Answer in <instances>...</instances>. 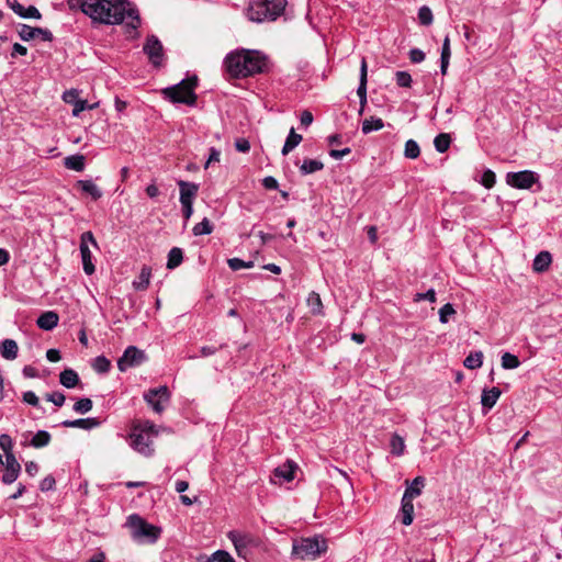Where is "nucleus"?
Here are the masks:
<instances>
[{"mask_svg": "<svg viewBox=\"0 0 562 562\" xmlns=\"http://www.w3.org/2000/svg\"><path fill=\"white\" fill-rule=\"evenodd\" d=\"M81 11L103 24H121L136 31L140 25L138 10L124 0H81Z\"/></svg>", "mask_w": 562, "mask_h": 562, "instance_id": "f257e3e1", "label": "nucleus"}, {"mask_svg": "<svg viewBox=\"0 0 562 562\" xmlns=\"http://www.w3.org/2000/svg\"><path fill=\"white\" fill-rule=\"evenodd\" d=\"M225 67L232 77L245 78L260 74L267 67V59L258 50L241 49L225 58Z\"/></svg>", "mask_w": 562, "mask_h": 562, "instance_id": "f03ea898", "label": "nucleus"}, {"mask_svg": "<svg viewBox=\"0 0 562 562\" xmlns=\"http://www.w3.org/2000/svg\"><path fill=\"white\" fill-rule=\"evenodd\" d=\"M285 0H250L247 16L258 23L276 21L285 10Z\"/></svg>", "mask_w": 562, "mask_h": 562, "instance_id": "7ed1b4c3", "label": "nucleus"}, {"mask_svg": "<svg viewBox=\"0 0 562 562\" xmlns=\"http://www.w3.org/2000/svg\"><path fill=\"white\" fill-rule=\"evenodd\" d=\"M157 436L155 426L148 422L133 427L131 437V446L138 453L150 457L154 453V438Z\"/></svg>", "mask_w": 562, "mask_h": 562, "instance_id": "20e7f679", "label": "nucleus"}, {"mask_svg": "<svg viewBox=\"0 0 562 562\" xmlns=\"http://www.w3.org/2000/svg\"><path fill=\"white\" fill-rule=\"evenodd\" d=\"M127 526L131 529L133 540L138 543H155L161 533L159 527L147 522L136 514L128 516Z\"/></svg>", "mask_w": 562, "mask_h": 562, "instance_id": "39448f33", "label": "nucleus"}, {"mask_svg": "<svg viewBox=\"0 0 562 562\" xmlns=\"http://www.w3.org/2000/svg\"><path fill=\"white\" fill-rule=\"evenodd\" d=\"M198 85L195 76L183 79L179 83L168 87L162 90L164 95L175 103H184L187 105H194L196 102V94L194 92Z\"/></svg>", "mask_w": 562, "mask_h": 562, "instance_id": "423d86ee", "label": "nucleus"}, {"mask_svg": "<svg viewBox=\"0 0 562 562\" xmlns=\"http://www.w3.org/2000/svg\"><path fill=\"white\" fill-rule=\"evenodd\" d=\"M327 549L326 541L317 537L304 538L293 543L292 553L302 560H315Z\"/></svg>", "mask_w": 562, "mask_h": 562, "instance_id": "0eeeda50", "label": "nucleus"}, {"mask_svg": "<svg viewBox=\"0 0 562 562\" xmlns=\"http://www.w3.org/2000/svg\"><path fill=\"white\" fill-rule=\"evenodd\" d=\"M506 183L519 190H530L535 184H538L539 190L541 189L540 177L532 170L508 172L506 175Z\"/></svg>", "mask_w": 562, "mask_h": 562, "instance_id": "6e6552de", "label": "nucleus"}, {"mask_svg": "<svg viewBox=\"0 0 562 562\" xmlns=\"http://www.w3.org/2000/svg\"><path fill=\"white\" fill-rule=\"evenodd\" d=\"M177 184L180 189V203L183 217L189 220L193 214V201L198 195L199 184L184 180H179Z\"/></svg>", "mask_w": 562, "mask_h": 562, "instance_id": "1a4fd4ad", "label": "nucleus"}, {"mask_svg": "<svg viewBox=\"0 0 562 562\" xmlns=\"http://www.w3.org/2000/svg\"><path fill=\"white\" fill-rule=\"evenodd\" d=\"M91 244L94 248H98V243L91 232H85L80 236V255L82 260V267L86 274L91 276L95 271V267L92 262V254L89 248Z\"/></svg>", "mask_w": 562, "mask_h": 562, "instance_id": "9d476101", "label": "nucleus"}, {"mask_svg": "<svg viewBox=\"0 0 562 562\" xmlns=\"http://www.w3.org/2000/svg\"><path fill=\"white\" fill-rule=\"evenodd\" d=\"M146 360L147 356L143 350L135 346H130L117 360V368L121 372H125L130 368L140 366Z\"/></svg>", "mask_w": 562, "mask_h": 562, "instance_id": "9b49d317", "label": "nucleus"}, {"mask_svg": "<svg viewBox=\"0 0 562 562\" xmlns=\"http://www.w3.org/2000/svg\"><path fill=\"white\" fill-rule=\"evenodd\" d=\"M169 398L170 392L167 386L150 389L148 392L144 394V400L158 414H160L165 409V406L169 402Z\"/></svg>", "mask_w": 562, "mask_h": 562, "instance_id": "f8f14e48", "label": "nucleus"}, {"mask_svg": "<svg viewBox=\"0 0 562 562\" xmlns=\"http://www.w3.org/2000/svg\"><path fill=\"white\" fill-rule=\"evenodd\" d=\"M227 537L233 542L238 557L246 559L250 553V547L255 546V538L237 530L229 531Z\"/></svg>", "mask_w": 562, "mask_h": 562, "instance_id": "ddd939ff", "label": "nucleus"}, {"mask_svg": "<svg viewBox=\"0 0 562 562\" xmlns=\"http://www.w3.org/2000/svg\"><path fill=\"white\" fill-rule=\"evenodd\" d=\"M144 52L155 67H159L164 59V47L157 36L150 35L144 44Z\"/></svg>", "mask_w": 562, "mask_h": 562, "instance_id": "4468645a", "label": "nucleus"}, {"mask_svg": "<svg viewBox=\"0 0 562 562\" xmlns=\"http://www.w3.org/2000/svg\"><path fill=\"white\" fill-rule=\"evenodd\" d=\"M296 464L294 462L288 461L284 464L274 469L270 482L272 484H282L283 482H291L294 480V473L296 470Z\"/></svg>", "mask_w": 562, "mask_h": 562, "instance_id": "2eb2a0df", "label": "nucleus"}, {"mask_svg": "<svg viewBox=\"0 0 562 562\" xmlns=\"http://www.w3.org/2000/svg\"><path fill=\"white\" fill-rule=\"evenodd\" d=\"M19 36L22 41H31L37 36H40L43 41L50 42L53 41V34L47 29L33 27L27 24H21L19 30Z\"/></svg>", "mask_w": 562, "mask_h": 562, "instance_id": "dca6fc26", "label": "nucleus"}, {"mask_svg": "<svg viewBox=\"0 0 562 562\" xmlns=\"http://www.w3.org/2000/svg\"><path fill=\"white\" fill-rule=\"evenodd\" d=\"M368 66L366 58H362L361 66H360V79H359V86L357 89V94L360 99V110L359 114L361 115L363 113L364 106L367 104V82H368Z\"/></svg>", "mask_w": 562, "mask_h": 562, "instance_id": "f3484780", "label": "nucleus"}, {"mask_svg": "<svg viewBox=\"0 0 562 562\" xmlns=\"http://www.w3.org/2000/svg\"><path fill=\"white\" fill-rule=\"evenodd\" d=\"M100 425V422L97 418L89 417V418H79L74 420H64L61 423L63 427L66 428H81V429H93L97 428Z\"/></svg>", "mask_w": 562, "mask_h": 562, "instance_id": "a211bd4d", "label": "nucleus"}, {"mask_svg": "<svg viewBox=\"0 0 562 562\" xmlns=\"http://www.w3.org/2000/svg\"><path fill=\"white\" fill-rule=\"evenodd\" d=\"M59 316L53 311L44 312L36 321L37 326L44 330H52L58 325Z\"/></svg>", "mask_w": 562, "mask_h": 562, "instance_id": "6ab92c4d", "label": "nucleus"}, {"mask_svg": "<svg viewBox=\"0 0 562 562\" xmlns=\"http://www.w3.org/2000/svg\"><path fill=\"white\" fill-rule=\"evenodd\" d=\"M76 187L82 193L90 195L95 201L102 196L101 189L91 180H79L77 181Z\"/></svg>", "mask_w": 562, "mask_h": 562, "instance_id": "aec40b11", "label": "nucleus"}, {"mask_svg": "<svg viewBox=\"0 0 562 562\" xmlns=\"http://www.w3.org/2000/svg\"><path fill=\"white\" fill-rule=\"evenodd\" d=\"M18 344L13 339H4L0 344V355L7 360H14L18 357Z\"/></svg>", "mask_w": 562, "mask_h": 562, "instance_id": "412c9836", "label": "nucleus"}, {"mask_svg": "<svg viewBox=\"0 0 562 562\" xmlns=\"http://www.w3.org/2000/svg\"><path fill=\"white\" fill-rule=\"evenodd\" d=\"M59 382L63 386H65L67 389H74L79 384L80 379H79L78 373L75 370L65 369L59 374Z\"/></svg>", "mask_w": 562, "mask_h": 562, "instance_id": "4be33fe9", "label": "nucleus"}, {"mask_svg": "<svg viewBox=\"0 0 562 562\" xmlns=\"http://www.w3.org/2000/svg\"><path fill=\"white\" fill-rule=\"evenodd\" d=\"M424 486H425V479L423 476H417L406 487L403 496L406 497V499H414L415 497H417L422 494Z\"/></svg>", "mask_w": 562, "mask_h": 562, "instance_id": "5701e85b", "label": "nucleus"}, {"mask_svg": "<svg viewBox=\"0 0 562 562\" xmlns=\"http://www.w3.org/2000/svg\"><path fill=\"white\" fill-rule=\"evenodd\" d=\"M501 396V390L496 386L484 390L481 397V404L484 408L491 409Z\"/></svg>", "mask_w": 562, "mask_h": 562, "instance_id": "b1692460", "label": "nucleus"}, {"mask_svg": "<svg viewBox=\"0 0 562 562\" xmlns=\"http://www.w3.org/2000/svg\"><path fill=\"white\" fill-rule=\"evenodd\" d=\"M551 262V254L549 251H540L533 259L532 268L536 272H543L548 270Z\"/></svg>", "mask_w": 562, "mask_h": 562, "instance_id": "393cba45", "label": "nucleus"}, {"mask_svg": "<svg viewBox=\"0 0 562 562\" xmlns=\"http://www.w3.org/2000/svg\"><path fill=\"white\" fill-rule=\"evenodd\" d=\"M402 513V524L405 526H409L413 522V514H414V505L413 499H406V497H402L401 505Z\"/></svg>", "mask_w": 562, "mask_h": 562, "instance_id": "a878e982", "label": "nucleus"}, {"mask_svg": "<svg viewBox=\"0 0 562 562\" xmlns=\"http://www.w3.org/2000/svg\"><path fill=\"white\" fill-rule=\"evenodd\" d=\"M150 276H151V270L150 268L148 267H143L142 270H140V273L137 278V280H135L133 282V286L135 290H138V291H144L148 288L149 285V282H150Z\"/></svg>", "mask_w": 562, "mask_h": 562, "instance_id": "bb28decb", "label": "nucleus"}, {"mask_svg": "<svg viewBox=\"0 0 562 562\" xmlns=\"http://www.w3.org/2000/svg\"><path fill=\"white\" fill-rule=\"evenodd\" d=\"M302 142V135L296 134L294 128L290 130V133L285 139V143L282 148V155H288L300 143Z\"/></svg>", "mask_w": 562, "mask_h": 562, "instance_id": "cd10ccee", "label": "nucleus"}, {"mask_svg": "<svg viewBox=\"0 0 562 562\" xmlns=\"http://www.w3.org/2000/svg\"><path fill=\"white\" fill-rule=\"evenodd\" d=\"M64 165L67 169L82 171L85 169V156L71 155L65 158Z\"/></svg>", "mask_w": 562, "mask_h": 562, "instance_id": "c85d7f7f", "label": "nucleus"}, {"mask_svg": "<svg viewBox=\"0 0 562 562\" xmlns=\"http://www.w3.org/2000/svg\"><path fill=\"white\" fill-rule=\"evenodd\" d=\"M482 363H483V352L482 351L470 352L463 361V366L471 370L481 368Z\"/></svg>", "mask_w": 562, "mask_h": 562, "instance_id": "c756f323", "label": "nucleus"}, {"mask_svg": "<svg viewBox=\"0 0 562 562\" xmlns=\"http://www.w3.org/2000/svg\"><path fill=\"white\" fill-rule=\"evenodd\" d=\"M384 126L380 117L370 116L362 122L361 131L363 134H369L373 131H380Z\"/></svg>", "mask_w": 562, "mask_h": 562, "instance_id": "7c9ffc66", "label": "nucleus"}, {"mask_svg": "<svg viewBox=\"0 0 562 562\" xmlns=\"http://www.w3.org/2000/svg\"><path fill=\"white\" fill-rule=\"evenodd\" d=\"M307 306L310 307L311 312L315 315H321L323 313V303L322 299L318 293L311 292L307 296Z\"/></svg>", "mask_w": 562, "mask_h": 562, "instance_id": "2f4dec72", "label": "nucleus"}, {"mask_svg": "<svg viewBox=\"0 0 562 562\" xmlns=\"http://www.w3.org/2000/svg\"><path fill=\"white\" fill-rule=\"evenodd\" d=\"M183 260L182 249L173 247L168 254L167 268L172 270L181 265Z\"/></svg>", "mask_w": 562, "mask_h": 562, "instance_id": "473e14b6", "label": "nucleus"}, {"mask_svg": "<svg viewBox=\"0 0 562 562\" xmlns=\"http://www.w3.org/2000/svg\"><path fill=\"white\" fill-rule=\"evenodd\" d=\"M324 168V164L316 159H305L300 167V171L303 175H310L319 171Z\"/></svg>", "mask_w": 562, "mask_h": 562, "instance_id": "72a5a7b5", "label": "nucleus"}, {"mask_svg": "<svg viewBox=\"0 0 562 562\" xmlns=\"http://www.w3.org/2000/svg\"><path fill=\"white\" fill-rule=\"evenodd\" d=\"M50 434L46 430H38L32 438L30 445L34 448L46 447L50 442Z\"/></svg>", "mask_w": 562, "mask_h": 562, "instance_id": "f704fd0d", "label": "nucleus"}, {"mask_svg": "<svg viewBox=\"0 0 562 562\" xmlns=\"http://www.w3.org/2000/svg\"><path fill=\"white\" fill-rule=\"evenodd\" d=\"M451 144V137L447 133H440L434 139V146L438 153H446Z\"/></svg>", "mask_w": 562, "mask_h": 562, "instance_id": "c9c22d12", "label": "nucleus"}, {"mask_svg": "<svg viewBox=\"0 0 562 562\" xmlns=\"http://www.w3.org/2000/svg\"><path fill=\"white\" fill-rule=\"evenodd\" d=\"M420 155V148L416 140L408 139L405 143L404 156L408 159H416Z\"/></svg>", "mask_w": 562, "mask_h": 562, "instance_id": "e433bc0d", "label": "nucleus"}, {"mask_svg": "<svg viewBox=\"0 0 562 562\" xmlns=\"http://www.w3.org/2000/svg\"><path fill=\"white\" fill-rule=\"evenodd\" d=\"M390 446H391V452L393 454L402 456L404 453L405 443H404V439L400 435L394 434L392 436Z\"/></svg>", "mask_w": 562, "mask_h": 562, "instance_id": "4c0bfd02", "label": "nucleus"}, {"mask_svg": "<svg viewBox=\"0 0 562 562\" xmlns=\"http://www.w3.org/2000/svg\"><path fill=\"white\" fill-rule=\"evenodd\" d=\"M92 368L98 373H106L111 368V362L104 356H98L92 362Z\"/></svg>", "mask_w": 562, "mask_h": 562, "instance_id": "58836bf2", "label": "nucleus"}, {"mask_svg": "<svg viewBox=\"0 0 562 562\" xmlns=\"http://www.w3.org/2000/svg\"><path fill=\"white\" fill-rule=\"evenodd\" d=\"M520 364L519 359L517 356L510 353V352H504L502 356V367L505 370H512L518 368Z\"/></svg>", "mask_w": 562, "mask_h": 562, "instance_id": "ea45409f", "label": "nucleus"}, {"mask_svg": "<svg viewBox=\"0 0 562 562\" xmlns=\"http://www.w3.org/2000/svg\"><path fill=\"white\" fill-rule=\"evenodd\" d=\"M192 231L195 236L209 235L213 232V225L207 218H204L202 222L195 224Z\"/></svg>", "mask_w": 562, "mask_h": 562, "instance_id": "a19ab883", "label": "nucleus"}, {"mask_svg": "<svg viewBox=\"0 0 562 562\" xmlns=\"http://www.w3.org/2000/svg\"><path fill=\"white\" fill-rule=\"evenodd\" d=\"M20 473H21L20 469L4 468V472L1 476V482L5 485H10L18 480Z\"/></svg>", "mask_w": 562, "mask_h": 562, "instance_id": "79ce46f5", "label": "nucleus"}, {"mask_svg": "<svg viewBox=\"0 0 562 562\" xmlns=\"http://www.w3.org/2000/svg\"><path fill=\"white\" fill-rule=\"evenodd\" d=\"M92 401L88 397L80 398L74 405V411L78 414H87L92 409Z\"/></svg>", "mask_w": 562, "mask_h": 562, "instance_id": "37998d69", "label": "nucleus"}, {"mask_svg": "<svg viewBox=\"0 0 562 562\" xmlns=\"http://www.w3.org/2000/svg\"><path fill=\"white\" fill-rule=\"evenodd\" d=\"M228 267L234 270L249 269L254 267V261H244L239 258H231L227 260Z\"/></svg>", "mask_w": 562, "mask_h": 562, "instance_id": "c03bdc74", "label": "nucleus"}, {"mask_svg": "<svg viewBox=\"0 0 562 562\" xmlns=\"http://www.w3.org/2000/svg\"><path fill=\"white\" fill-rule=\"evenodd\" d=\"M418 19L420 24L430 25L434 20L431 10L427 5L422 7L418 10Z\"/></svg>", "mask_w": 562, "mask_h": 562, "instance_id": "a18cd8bd", "label": "nucleus"}, {"mask_svg": "<svg viewBox=\"0 0 562 562\" xmlns=\"http://www.w3.org/2000/svg\"><path fill=\"white\" fill-rule=\"evenodd\" d=\"M456 314V310L452 304L447 303L439 310V321L442 324L449 322V317Z\"/></svg>", "mask_w": 562, "mask_h": 562, "instance_id": "49530a36", "label": "nucleus"}, {"mask_svg": "<svg viewBox=\"0 0 562 562\" xmlns=\"http://www.w3.org/2000/svg\"><path fill=\"white\" fill-rule=\"evenodd\" d=\"M63 101L68 104H72L76 108V103L80 101L79 91L77 89H69L63 93Z\"/></svg>", "mask_w": 562, "mask_h": 562, "instance_id": "de8ad7c7", "label": "nucleus"}, {"mask_svg": "<svg viewBox=\"0 0 562 562\" xmlns=\"http://www.w3.org/2000/svg\"><path fill=\"white\" fill-rule=\"evenodd\" d=\"M99 103H92L89 104L86 100H80L78 103H76V108L72 109V116H79L81 112L85 110H93L98 108Z\"/></svg>", "mask_w": 562, "mask_h": 562, "instance_id": "09e8293b", "label": "nucleus"}, {"mask_svg": "<svg viewBox=\"0 0 562 562\" xmlns=\"http://www.w3.org/2000/svg\"><path fill=\"white\" fill-rule=\"evenodd\" d=\"M395 79L400 87L408 88L412 85V76L407 71H396Z\"/></svg>", "mask_w": 562, "mask_h": 562, "instance_id": "8fccbe9b", "label": "nucleus"}, {"mask_svg": "<svg viewBox=\"0 0 562 562\" xmlns=\"http://www.w3.org/2000/svg\"><path fill=\"white\" fill-rule=\"evenodd\" d=\"M495 182H496L495 173L490 169L485 170L481 178L482 186H484L486 189H491L494 187Z\"/></svg>", "mask_w": 562, "mask_h": 562, "instance_id": "3c124183", "label": "nucleus"}, {"mask_svg": "<svg viewBox=\"0 0 562 562\" xmlns=\"http://www.w3.org/2000/svg\"><path fill=\"white\" fill-rule=\"evenodd\" d=\"M0 448L3 453L13 452V440L8 434L0 435Z\"/></svg>", "mask_w": 562, "mask_h": 562, "instance_id": "603ef678", "label": "nucleus"}, {"mask_svg": "<svg viewBox=\"0 0 562 562\" xmlns=\"http://www.w3.org/2000/svg\"><path fill=\"white\" fill-rule=\"evenodd\" d=\"M45 397L48 402L54 403L58 407L63 406L66 401V397L61 392L48 393Z\"/></svg>", "mask_w": 562, "mask_h": 562, "instance_id": "864d4df0", "label": "nucleus"}, {"mask_svg": "<svg viewBox=\"0 0 562 562\" xmlns=\"http://www.w3.org/2000/svg\"><path fill=\"white\" fill-rule=\"evenodd\" d=\"M420 301H429L431 303L436 302V292L434 289H429L425 293H416L414 296V302Z\"/></svg>", "mask_w": 562, "mask_h": 562, "instance_id": "5fc2aeb1", "label": "nucleus"}, {"mask_svg": "<svg viewBox=\"0 0 562 562\" xmlns=\"http://www.w3.org/2000/svg\"><path fill=\"white\" fill-rule=\"evenodd\" d=\"M55 477L53 475L45 476L40 483V490L42 492L53 491L55 488Z\"/></svg>", "mask_w": 562, "mask_h": 562, "instance_id": "6e6d98bb", "label": "nucleus"}, {"mask_svg": "<svg viewBox=\"0 0 562 562\" xmlns=\"http://www.w3.org/2000/svg\"><path fill=\"white\" fill-rule=\"evenodd\" d=\"M211 558L214 562H235L232 555L223 550L214 552Z\"/></svg>", "mask_w": 562, "mask_h": 562, "instance_id": "4d7b16f0", "label": "nucleus"}, {"mask_svg": "<svg viewBox=\"0 0 562 562\" xmlns=\"http://www.w3.org/2000/svg\"><path fill=\"white\" fill-rule=\"evenodd\" d=\"M4 465L3 468H8V469H20L21 470V464L19 463V461L16 460L15 456L13 452H9V453H4Z\"/></svg>", "mask_w": 562, "mask_h": 562, "instance_id": "13d9d810", "label": "nucleus"}, {"mask_svg": "<svg viewBox=\"0 0 562 562\" xmlns=\"http://www.w3.org/2000/svg\"><path fill=\"white\" fill-rule=\"evenodd\" d=\"M21 18L24 19H36L40 20L42 18L41 12L34 5H30L24 9L23 15Z\"/></svg>", "mask_w": 562, "mask_h": 562, "instance_id": "bf43d9fd", "label": "nucleus"}, {"mask_svg": "<svg viewBox=\"0 0 562 562\" xmlns=\"http://www.w3.org/2000/svg\"><path fill=\"white\" fill-rule=\"evenodd\" d=\"M235 148L236 150H238L239 153H248L250 150V143L248 139L246 138H237L235 140Z\"/></svg>", "mask_w": 562, "mask_h": 562, "instance_id": "052dcab7", "label": "nucleus"}, {"mask_svg": "<svg viewBox=\"0 0 562 562\" xmlns=\"http://www.w3.org/2000/svg\"><path fill=\"white\" fill-rule=\"evenodd\" d=\"M409 59L412 63L418 64L425 59V53L418 48L409 50Z\"/></svg>", "mask_w": 562, "mask_h": 562, "instance_id": "680f3d73", "label": "nucleus"}, {"mask_svg": "<svg viewBox=\"0 0 562 562\" xmlns=\"http://www.w3.org/2000/svg\"><path fill=\"white\" fill-rule=\"evenodd\" d=\"M23 401L34 407H37L38 406V397L36 396V394L32 391H27V392H24L23 393Z\"/></svg>", "mask_w": 562, "mask_h": 562, "instance_id": "e2e57ef3", "label": "nucleus"}, {"mask_svg": "<svg viewBox=\"0 0 562 562\" xmlns=\"http://www.w3.org/2000/svg\"><path fill=\"white\" fill-rule=\"evenodd\" d=\"M262 186L267 190H277L279 187V183L274 177L268 176V177L263 178Z\"/></svg>", "mask_w": 562, "mask_h": 562, "instance_id": "0e129e2a", "label": "nucleus"}, {"mask_svg": "<svg viewBox=\"0 0 562 562\" xmlns=\"http://www.w3.org/2000/svg\"><path fill=\"white\" fill-rule=\"evenodd\" d=\"M351 153V149L349 147H346L344 149H331L329 151V156L334 159H341L346 155H349Z\"/></svg>", "mask_w": 562, "mask_h": 562, "instance_id": "69168bd1", "label": "nucleus"}, {"mask_svg": "<svg viewBox=\"0 0 562 562\" xmlns=\"http://www.w3.org/2000/svg\"><path fill=\"white\" fill-rule=\"evenodd\" d=\"M40 467L35 461H27L25 463V472L30 476H35L38 473Z\"/></svg>", "mask_w": 562, "mask_h": 562, "instance_id": "338daca9", "label": "nucleus"}, {"mask_svg": "<svg viewBox=\"0 0 562 562\" xmlns=\"http://www.w3.org/2000/svg\"><path fill=\"white\" fill-rule=\"evenodd\" d=\"M301 124L304 125V126H310L313 122V114L305 110L301 113Z\"/></svg>", "mask_w": 562, "mask_h": 562, "instance_id": "774afa93", "label": "nucleus"}]
</instances>
